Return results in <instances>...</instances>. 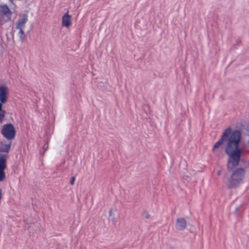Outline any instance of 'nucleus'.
<instances>
[{
  "label": "nucleus",
  "instance_id": "nucleus-1",
  "mask_svg": "<svg viewBox=\"0 0 249 249\" xmlns=\"http://www.w3.org/2000/svg\"><path fill=\"white\" fill-rule=\"evenodd\" d=\"M242 134L240 130L231 127L225 129L221 138L214 144L213 150L216 151L222 145L228 156L227 167L231 170L239 163L243 149L241 146Z\"/></svg>",
  "mask_w": 249,
  "mask_h": 249
},
{
  "label": "nucleus",
  "instance_id": "nucleus-2",
  "mask_svg": "<svg viewBox=\"0 0 249 249\" xmlns=\"http://www.w3.org/2000/svg\"><path fill=\"white\" fill-rule=\"evenodd\" d=\"M30 30L28 16L26 14L19 15L13 30L14 41L17 43L22 42L25 38V32Z\"/></svg>",
  "mask_w": 249,
  "mask_h": 249
},
{
  "label": "nucleus",
  "instance_id": "nucleus-3",
  "mask_svg": "<svg viewBox=\"0 0 249 249\" xmlns=\"http://www.w3.org/2000/svg\"><path fill=\"white\" fill-rule=\"evenodd\" d=\"M245 176V171L242 168L236 169L232 174L229 181V186L233 187L240 184L243 180Z\"/></svg>",
  "mask_w": 249,
  "mask_h": 249
},
{
  "label": "nucleus",
  "instance_id": "nucleus-4",
  "mask_svg": "<svg viewBox=\"0 0 249 249\" xmlns=\"http://www.w3.org/2000/svg\"><path fill=\"white\" fill-rule=\"evenodd\" d=\"M0 24H3L11 20L12 12L6 5H0Z\"/></svg>",
  "mask_w": 249,
  "mask_h": 249
},
{
  "label": "nucleus",
  "instance_id": "nucleus-5",
  "mask_svg": "<svg viewBox=\"0 0 249 249\" xmlns=\"http://www.w3.org/2000/svg\"><path fill=\"white\" fill-rule=\"evenodd\" d=\"M1 132L3 136L8 140L14 139L16 134L15 128L11 124L4 125Z\"/></svg>",
  "mask_w": 249,
  "mask_h": 249
},
{
  "label": "nucleus",
  "instance_id": "nucleus-6",
  "mask_svg": "<svg viewBox=\"0 0 249 249\" xmlns=\"http://www.w3.org/2000/svg\"><path fill=\"white\" fill-rule=\"evenodd\" d=\"M119 213L118 209L115 207H111L108 212L107 219L109 222L115 225L118 221Z\"/></svg>",
  "mask_w": 249,
  "mask_h": 249
},
{
  "label": "nucleus",
  "instance_id": "nucleus-7",
  "mask_svg": "<svg viewBox=\"0 0 249 249\" xmlns=\"http://www.w3.org/2000/svg\"><path fill=\"white\" fill-rule=\"evenodd\" d=\"M9 89L6 86H0V110L2 105L5 104L8 99Z\"/></svg>",
  "mask_w": 249,
  "mask_h": 249
},
{
  "label": "nucleus",
  "instance_id": "nucleus-8",
  "mask_svg": "<svg viewBox=\"0 0 249 249\" xmlns=\"http://www.w3.org/2000/svg\"><path fill=\"white\" fill-rule=\"evenodd\" d=\"M187 220L183 217H177L174 223L175 229L178 231H184L187 227Z\"/></svg>",
  "mask_w": 249,
  "mask_h": 249
},
{
  "label": "nucleus",
  "instance_id": "nucleus-9",
  "mask_svg": "<svg viewBox=\"0 0 249 249\" xmlns=\"http://www.w3.org/2000/svg\"><path fill=\"white\" fill-rule=\"evenodd\" d=\"M6 154L0 153V181L3 180L5 178L4 170L6 168Z\"/></svg>",
  "mask_w": 249,
  "mask_h": 249
},
{
  "label": "nucleus",
  "instance_id": "nucleus-10",
  "mask_svg": "<svg viewBox=\"0 0 249 249\" xmlns=\"http://www.w3.org/2000/svg\"><path fill=\"white\" fill-rule=\"evenodd\" d=\"M11 145V142L3 141L0 142V153L2 154H6L8 156V153L9 151Z\"/></svg>",
  "mask_w": 249,
  "mask_h": 249
},
{
  "label": "nucleus",
  "instance_id": "nucleus-11",
  "mask_svg": "<svg viewBox=\"0 0 249 249\" xmlns=\"http://www.w3.org/2000/svg\"><path fill=\"white\" fill-rule=\"evenodd\" d=\"M71 24V17L68 11L62 17V25L66 28H69Z\"/></svg>",
  "mask_w": 249,
  "mask_h": 249
},
{
  "label": "nucleus",
  "instance_id": "nucleus-12",
  "mask_svg": "<svg viewBox=\"0 0 249 249\" xmlns=\"http://www.w3.org/2000/svg\"><path fill=\"white\" fill-rule=\"evenodd\" d=\"M6 114V111L4 110L1 108V110H0V123H2V121L5 117V115Z\"/></svg>",
  "mask_w": 249,
  "mask_h": 249
},
{
  "label": "nucleus",
  "instance_id": "nucleus-13",
  "mask_svg": "<svg viewBox=\"0 0 249 249\" xmlns=\"http://www.w3.org/2000/svg\"><path fill=\"white\" fill-rule=\"evenodd\" d=\"M74 180H75V178L74 177H72L71 178V180L70 181L71 184L72 185L73 184V183H74Z\"/></svg>",
  "mask_w": 249,
  "mask_h": 249
},
{
  "label": "nucleus",
  "instance_id": "nucleus-14",
  "mask_svg": "<svg viewBox=\"0 0 249 249\" xmlns=\"http://www.w3.org/2000/svg\"><path fill=\"white\" fill-rule=\"evenodd\" d=\"M221 174V171H219L218 172H217V175H220Z\"/></svg>",
  "mask_w": 249,
  "mask_h": 249
},
{
  "label": "nucleus",
  "instance_id": "nucleus-15",
  "mask_svg": "<svg viewBox=\"0 0 249 249\" xmlns=\"http://www.w3.org/2000/svg\"><path fill=\"white\" fill-rule=\"evenodd\" d=\"M146 217L147 218H149V215H146Z\"/></svg>",
  "mask_w": 249,
  "mask_h": 249
},
{
  "label": "nucleus",
  "instance_id": "nucleus-16",
  "mask_svg": "<svg viewBox=\"0 0 249 249\" xmlns=\"http://www.w3.org/2000/svg\"><path fill=\"white\" fill-rule=\"evenodd\" d=\"M248 143V144L249 145V139Z\"/></svg>",
  "mask_w": 249,
  "mask_h": 249
}]
</instances>
